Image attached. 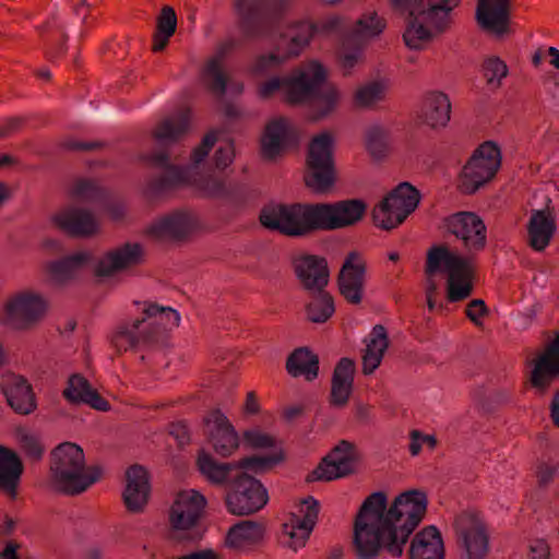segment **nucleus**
Segmentation results:
<instances>
[{
  "instance_id": "f257e3e1",
  "label": "nucleus",
  "mask_w": 559,
  "mask_h": 559,
  "mask_svg": "<svg viewBox=\"0 0 559 559\" xmlns=\"http://www.w3.org/2000/svg\"><path fill=\"white\" fill-rule=\"evenodd\" d=\"M428 506L423 490L403 491L389 501L383 491L369 495L354 522L353 547L358 559H377L382 551L394 558L404 548L424 519Z\"/></svg>"
},
{
  "instance_id": "f03ea898",
  "label": "nucleus",
  "mask_w": 559,
  "mask_h": 559,
  "mask_svg": "<svg viewBox=\"0 0 559 559\" xmlns=\"http://www.w3.org/2000/svg\"><path fill=\"white\" fill-rule=\"evenodd\" d=\"M425 297H436L437 274L445 277V295L450 302H457L471 296L475 281V265L472 260L448 246H432L427 251L425 265Z\"/></svg>"
},
{
  "instance_id": "7ed1b4c3",
  "label": "nucleus",
  "mask_w": 559,
  "mask_h": 559,
  "mask_svg": "<svg viewBox=\"0 0 559 559\" xmlns=\"http://www.w3.org/2000/svg\"><path fill=\"white\" fill-rule=\"evenodd\" d=\"M100 467L85 466L83 450L63 442L50 453V478L55 489L66 496H78L100 478Z\"/></svg>"
},
{
  "instance_id": "20e7f679",
  "label": "nucleus",
  "mask_w": 559,
  "mask_h": 559,
  "mask_svg": "<svg viewBox=\"0 0 559 559\" xmlns=\"http://www.w3.org/2000/svg\"><path fill=\"white\" fill-rule=\"evenodd\" d=\"M215 146L212 163L217 169H226L236 157L234 141L221 131L207 133L203 140L193 147L187 166H176L169 163L168 156L158 154L151 157L154 165L164 169V181L167 185L189 182L188 174L191 169L205 163L211 150Z\"/></svg>"
},
{
  "instance_id": "39448f33",
  "label": "nucleus",
  "mask_w": 559,
  "mask_h": 559,
  "mask_svg": "<svg viewBox=\"0 0 559 559\" xmlns=\"http://www.w3.org/2000/svg\"><path fill=\"white\" fill-rule=\"evenodd\" d=\"M317 203H271L260 212V223L269 230L288 237H304L318 231Z\"/></svg>"
},
{
  "instance_id": "423d86ee",
  "label": "nucleus",
  "mask_w": 559,
  "mask_h": 559,
  "mask_svg": "<svg viewBox=\"0 0 559 559\" xmlns=\"http://www.w3.org/2000/svg\"><path fill=\"white\" fill-rule=\"evenodd\" d=\"M134 306L141 318L134 319L118 330V334L126 336L131 344L151 342L180 325L181 316L171 307L162 306L152 300H136Z\"/></svg>"
},
{
  "instance_id": "0eeeda50",
  "label": "nucleus",
  "mask_w": 559,
  "mask_h": 559,
  "mask_svg": "<svg viewBox=\"0 0 559 559\" xmlns=\"http://www.w3.org/2000/svg\"><path fill=\"white\" fill-rule=\"evenodd\" d=\"M282 462L284 455L281 450L269 459L247 456L235 462H219L207 450L201 449L195 459L199 474L212 485H225L230 479L235 480L241 473H261Z\"/></svg>"
},
{
  "instance_id": "6e6552de",
  "label": "nucleus",
  "mask_w": 559,
  "mask_h": 559,
  "mask_svg": "<svg viewBox=\"0 0 559 559\" xmlns=\"http://www.w3.org/2000/svg\"><path fill=\"white\" fill-rule=\"evenodd\" d=\"M419 202V191L411 183L402 182L373 207L372 221L378 228L393 229L416 210Z\"/></svg>"
},
{
  "instance_id": "1a4fd4ad",
  "label": "nucleus",
  "mask_w": 559,
  "mask_h": 559,
  "mask_svg": "<svg viewBox=\"0 0 559 559\" xmlns=\"http://www.w3.org/2000/svg\"><path fill=\"white\" fill-rule=\"evenodd\" d=\"M406 14L402 40L412 51H424L450 25L444 20V13L432 10H415L403 12Z\"/></svg>"
},
{
  "instance_id": "9d476101",
  "label": "nucleus",
  "mask_w": 559,
  "mask_h": 559,
  "mask_svg": "<svg viewBox=\"0 0 559 559\" xmlns=\"http://www.w3.org/2000/svg\"><path fill=\"white\" fill-rule=\"evenodd\" d=\"M501 165V151L498 144L488 141L480 144L460 174V188L465 193H474L490 181Z\"/></svg>"
},
{
  "instance_id": "9b49d317",
  "label": "nucleus",
  "mask_w": 559,
  "mask_h": 559,
  "mask_svg": "<svg viewBox=\"0 0 559 559\" xmlns=\"http://www.w3.org/2000/svg\"><path fill=\"white\" fill-rule=\"evenodd\" d=\"M203 432L210 448L223 459L234 456L242 443V433L221 408H212L204 415Z\"/></svg>"
},
{
  "instance_id": "f8f14e48",
  "label": "nucleus",
  "mask_w": 559,
  "mask_h": 559,
  "mask_svg": "<svg viewBox=\"0 0 559 559\" xmlns=\"http://www.w3.org/2000/svg\"><path fill=\"white\" fill-rule=\"evenodd\" d=\"M204 495L193 488L177 492L168 512L171 533L180 539L187 538L198 525L206 507Z\"/></svg>"
},
{
  "instance_id": "ddd939ff",
  "label": "nucleus",
  "mask_w": 559,
  "mask_h": 559,
  "mask_svg": "<svg viewBox=\"0 0 559 559\" xmlns=\"http://www.w3.org/2000/svg\"><path fill=\"white\" fill-rule=\"evenodd\" d=\"M319 503L309 496L298 504L282 525V542L285 547L297 551L305 547L318 519Z\"/></svg>"
},
{
  "instance_id": "4468645a",
  "label": "nucleus",
  "mask_w": 559,
  "mask_h": 559,
  "mask_svg": "<svg viewBox=\"0 0 559 559\" xmlns=\"http://www.w3.org/2000/svg\"><path fill=\"white\" fill-rule=\"evenodd\" d=\"M364 201L348 199L334 202H317L318 230H341L357 225L365 216Z\"/></svg>"
},
{
  "instance_id": "2eb2a0df",
  "label": "nucleus",
  "mask_w": 559,
  "mask_h": 559,
  "mask_svg": "<svg viewBox=\"0 0 559 559\" xmlns=\"http://www.w3.org/2000/svg\"><path fill=\"white\" fill-rule=\"evenodd\" d=\"M47 305L40 295L23 292L10 298L4 305L7 323L14 330L34 329L44 318Z\"/></svg>"
},
{
  "instance_id": "dca6fc26",
  "label": "nucleus",
  "mask_w": 559,
  "mask_h": 559,
  "mask_svg": "<svg viewBox=\"0 0 559 559\" xmlns=\"http://www.w3.org/2000/svg\"><path fill=\"white\" fill-rule=\"evenodd\" d=\"M288 75V103L302 105L309 102L328 78V71L318 60L296 67Z\"/></svg>"
},
{
  "instance_id": "f3484780",
  "label": "nucleus",
  "mask_w": 559,
  "mask_h": 559,
  "mask_svg": "<svg viewBox=\"0 0 559 559\" xmlns=\"http://www.w3.org/2000/svg\"><path fill=\"white\" fill-rule=\"evenodd\" d=\"M447 229L462 241L467 254L472 255L481 251L487 243V227L483 218L473 212H459L447 218ZM474 263V261H472Z\"/></svg>"
},
{
  "instance_id": "a211bd4d",
  "label": "nucleus",
  "mask_w": 559,
  "mask_h": 559,
  "mask_svg": "<svg viewBox=\"0 0 559 559\" xmlns=\"http://www.w3.org/2000/svg\"><path fill=\"white\" fill-rule=\"evenodd\" d=\"M250 474H239L235 479V490L226 498L227 508L233 514L248 515L261 510L267 503V490Z\"/></svg>"
},
{
  "instance_id": "6ab92c4d",
  "label": "nucleus",
  "mask_w": 559,
  "mask_h": 559,
  "mask_svg": "<svg viewBox=\"0 0 559 559\" xmlns=\"http://www.w3.org/2000/svg\"><path fill=\"white\" fill-rule=\"evenodd\" d=\"M367 261L358 251H350L344 259L337 276L340 294L352 305H359L365 297Z\"/></svg>"
},
{
  "instance_id": "aec40b11",
  "label": "nucleus",
  "mask_w": 559,
  "mask_h": 559,
  "mask_svg": "<svg viewBox=\"0 0 559 559\" xmlns=\"http://www.w3.org/2000/svg\"><path fill=\"white\" fill-rule=\"evenodd\" d=\"M200 228L198 217L188 211H175L154 218L145 228L156 240H181Z\"/></svg>"
},
{
  "instance_id": "412c9836",
  "label": "nucleus",
  "mask_w": 559,
  "mask_h": 559,
  "mask_svg": "<svg viewBox=\"0 0 559 559\" xmlns=\"http://www.w3.org/2000/svg\"><path fill=\"white\" fill-rule=\"evenodd\" d=\"M297 140V129L285 117L270 119L260 136V152L264 159L276 160Z\"/></svg>"
},
{
  "instance_id": "4be33fe9",
  "label": "nucleus",
  "mask_w": 559,
  "mask_h": 559,
  "mask_svg": "<svg viewBox=\"0 0 559 559\" xmlns=\"http://www.w3.org/2000/svg\"><path fill=\"white\" fill-rule=\"evenodd\" d=\"M359 453L355 445L347 441L340 442L316 467L312 480L331 481L348 476L355 472Z\"/></svg>"
},
{
  "instance_id": "5701e85b",
  "label": "nucleus",
  "mask_w": 559,
  "mask_h": 559,
  "mask_svg": "<svg viewBox=\"0 0 559 559\" xmlns=\"http://www.w3.org/2000/svg\"><path fill=\"white\" fill-rule=\"evenodd\" d=\"M459 536L464 559H486L490 543L486 524L475 515L459 521Z\"/></svg>"
},
{
  "instance_id": "b1692460",
  "label": "nucleus",
  "mask_w": 559,
  "mask_h": 559,
  "mask_svg": "<svg viewBox=\"0 0 559 559\" xmlns=\"http://www.w3.org/2000/svg\"><path fill=\"white\" fill-rule=\"evenodd\" d=\"M51 222L60 231L71 238H90L99 229L93 212L81 207L61 210L51 217Z\"/></svg>"
},
{
  "instance_id": "393cba45",
  "label": "nucleus",
  "mask_w": 559,
  "mask_h": 559,
  "mask_svg": "<svg viewBox=\"0 0 559 559\" xmlns=\"http://www.w3.org/2000/svg\"><path fill=\"white\" fill-rule=\"evenodd\" d=\"M152 484L148 469L142 465H132L126 471L123 501L133 513L142 512L151 498Z\"/></svg>"
},
{
  "instance_id": "a878e982",
  "label": "nucleus",
  "mask_w": 559,
  "mask_h": 559,
  "mask_svg": "<svg viewBox=\"0 0 559 559\" xmlns=\"http://www.w3.org/2000/svg\"><path fill=\"white\" fill-rule=\"evenodd\" d=\"M293 266L299 283L307 290L322 292L329 282V269L324 258L301 253L294 258Z\"/></svg>"
},
{
  "instance_id": "bb28decb",
  "label": "nucleus",
  "mask_w": 559,
  "mask_h": 559,
  "mask_svg": "<svg viewBox=\"0 0 559 559\" xmlns=\"http://www.w3.org/2000/svg\"><path fill=\"white\" fill-rule=\"evenodd\" d=\"M314 35H318L316 24L307 20L296 21L287 25L286 29H273L270 40L277 41L288 57H298L310 44Z\"/></svg>"
},
{
  "instance_id": "cd10ccee",
  "label": "nucleus",
  "mask_w": 559,
  "mask_h": 559,
  "mask_svg": "<svg viewBox=\"0 0 559 559\" xmlns=\"http://www.w3.org/2000/svg\"><path fill=\"white\" fill-rule=\"evenodd\" d=\"M476 21L492 36H504L509 33V0H478Z\"/></svg>"
},
{
  "instance_id": "c85d7f7f",
  "label": "nucleus",
  "mask_w": 559,
  "mask_h": 559,
  "mask_svg": "<svg viewBox=\"0 0 559 559\" xmlns=\"http://www.w3.org/2000/svg\"><path fill=\"white\" fill-rule=\"evenodd\" d=\"M451 100L442 91H429L421 104V122L431 130L440 131L448 127L451 120Z\"/></svg>"
},
{
  "instance_id": "c756f323",
  "label": "nucleus",
  "mask_w": 559,
  "mask_h": 559,
  "mask_svg": "<svg viewBox=\"0 0 559 559\" xmlns=\"http://www.w3.org/2000/svg\"><path fill=\"white\" fill-rule=\"evenodd\" d=\"M557 377H559V333L533 361L531 383L534 388L543 391Z\"/></svg>"
},
{
  "instance_id": "7c9ffc66",
  "label": "nucleus",
  "mask_w": 559,
  "mask_h": 559,
  "mask_svg": "<svg viewBox=\"0 0 559 559\" xmlns=\"http://www.w3.org/2000/svg\"><path fill=\"white\" fill-rule=\"evenodd\" d=\"M24 464L19 454L0 444V490L11 500L17 497Z\"/></svg>"
},
{
  "instance_id": "2f4dec72",
  "label": "nucleus",
  "mask_w": 559,
  "mask_h": 559,
  "mask_svg": "<svg viewBox=\"0 0 559 559\" xmlns=\"http://www.w3.org/2000/svg\"><path fill=\"white\" fill-rule=\"evenodd\" d=\"M355 361L344 357L336 364L331 382L330 402L335 407H344L353 393Z\"/></svg>"
},
{
  "instance_id": "473e14b6",
  "label": "nucleus",
  "mask_w": 559,
  "mask_h": 559,
  "mask_svg": "<svg viewBox=\"0 0 559 559\" xmlns=\"http://www.w3.org/2000/svg\"><path fill=\"white\" fill-rule=\"evenodd\" d=\"M556 229L555 217L547 207L533 210L527 223L530 246L535 251H544L549 246Z\"/></svg>"
},
{
  "instance_id": "72a5a7b5",
  "label": "nucleus",
  "mask_w": 559,
  "mask_h": 559,
  "mask_svg": "<svg viewBox=\"0 0 559 559\" xmlns=\"http://www.w3.org/2000/svg\"><path fill=\"white\" fill-rule=\"evenodd\" d=\"M264 526L252 521H242L231 526L225 537L226 547L237 551H249L264 538Z\"/></svg>"
},
{
  "instance_id": "f704fd0d",
  "label": "nucleus",
  "mask_w": 559,
  "mask_h": 559,
  "mask_svg": "<svg viewBox=\"0 0 559 559\" xmlns=\"http://www.w3.org/2000/svg\"><path fill=\"white\" fill-rule=\"evenodd\" d=\"M62 395L70 404H85L94 409L105 411V400L103 396L97 390L92 388L85 377L79 373L69 377Z\"/></svg>"
},
{
  "instance_id": "c9c22d12",
  "label": "nucleus",
  "mask_w": 559,
  "mask_h": 559,
  "mask_svg": "<svg viewBox=\"0 0 559 559\" xmlns=\"http://www.w3.org/2000/svg\"><path fill=\"white\" fill-rule=\"evenodd\" d=\"M409 559H444L443 539L435 526L416 533L411 542Z\"/></svg>"
},
{
  "instance_id": "e433bc0d",
  "label": "nucleus",
  "mask_w": 559,
  "mask_h": 559,
  "mask_svg": "<svg viewBox=\"0 0 559 559\" xmlns=\"http://www.w3.org/2000/svg\"><path fill=\"white\" fill-rule=\"evenodd\" d=\"M389 344L386 329L381 324L374 325L365 340L366 348L362 355V372L365 374H371L379 368Z\"/></svg>"
},
{
  "instance_id": "4c0bfd02",
  "label": "nucleus",
  "mask_w": 559,
  "mask_h": 559,
  "mask_svg": "<svg viewBox=\"0 0 559 559\" xmlns=\"http://www.w3.org/2000/svg\"><path fill=\"white\" fill-rule=\"evenodd\" d=\"M8 404L21 415H28L36 409L33 388L24 377H14L3 389Z\"/></svg>"
},
{
  "instance_id": "58836bf2",
  "label": "nucleus",
  "mask_w": 559,
  "mask_h": 559,
  "mask_svg": "<svg viewBox=\"0 0 559 559\" xmlns=\"http://www.w3.org/2000/svg\"><path fill=\"white\" fill-rule=\"evenodd\" d=\"M386 27L388 22L382 13L374 9H367L353 24V36L359 43H372L384 34Z\"/></svg>"
},
{
  "instance_id": "ea45409f",
  "label": "nucleus",
  "mask_w": 559,
  "mask_h": 559,
  "mask_svg": "<svg viewBox=\"0 0 559 559\" xmlns=\"http://www.w3.org/2000/svg\"><path fill=\"white\" fill-rule=\"evenodd\" d=\"M305 185L316 194H329L336 182L334 165H307L305 171Z\"/></svg>"
},
{
  "instance_id": "a19ab883",
  "label": "nucleus",
  "mask_w": 559,
  "mask_h": 559,
  "mask_svg": "<svg viewBox=\"0 0 559 559\" xmlns=\"http://www.w3.org/2000/svg\"><path fill=\"white\" fill-rule=\"evenodd\" d=\"M271 41L274 45V48L270 51L257 55L248 67V73L254 79L269 75L273 69L283 66L292 59L282 48L280 43Z\"/></svg>"
},
{
  "instance_id": "79ce46f5",
  "label": "nucleus",
  "mask_w": 559,
  "mask_h": 559,
  "mask_svg": "<svg viewBox=\"0 0 559 559\" xmlns=\"http://www.w3.org/2000/svg\"><path fill=\"white\" fill-rule=\"evenodd\" d=\"M318 357L308 348L294 350L287 358L286 370L294 377H304L311 381L318 376Z\"/></svg>"
},
{
  "instance_id": "37998d69",
  "label": "nucleus",
  "mask_w": 559,
  "mask_h": 559,
  "mask_svg": "<svg viewBox=\"0 0 559 559\" xmlns=\"http://www.w3.org/2000/svg\"><path fill=\"white\" fill-rule=\"evenodd\" d=\"M92 260V254L87 252H79L66 257L61 260L50 262L47 271L53 281L63 283L74 276V274L86 263Z\"/></svg>"
},
{
  "instance_id": "c03bdc74",
  "label": "nucleus",
  "mask_w": 559,
  "mask_h": 559,
  "mask_svg": "<svg viewBox=\"0 0 559 559\" xmlns=\"http://www.w3.org/2000/svg\"><path fill=\"white\" fill-rule=\"evenodd\" d=\"M343 98L342 90L333 84L324 86L311 106V118L320 120L332 116Z\"/></svg>"
},
{
  "instance_id": "a18cd8bd",
  "label": "nucleus",
  "mask_w": 559,
  "mask_h": 559,
  "mask_svg": "<svg viewBox=\"0 0 559 559\" xmlns=\"http://www.w3.org/2000/svg\"><path fill=\"white\" fill-rule=\"evenodd\" d=\"M334 138L330 132H321L309 143L307 165H334Z\"/></svg>"
},
{
  "instance_id": "49530a36",
  "label": "nucleus",
  "mask_w": 559,
  "mask_h": 559,
  "mask_svg": "<svg viewBox=\"0 0 559 559\" xmlns=\"http://www.w3.org/2000/svg\"><path fill=\"white\" fill-rule=\"evenodd\" d=\"M388 88L389 84L382 80L358 86L353 95L354 106L358 109L372 108L384 98Z\"/></svg>"
},
{
  "instance_id": "de8ad7c7",
  "label": "nucleus",
  "mask_w": 559,
  "mask_h": 559,
  "mask_svg": "<svg viewBox=\"0 0 559 559\" xmlns=\"http://www.w3.org/2000/svg\"><path fill=\"white\" fill-rule=\"evenodd\" d=\"M142 253V248L139 245H128L107 254V286L111 282V272L121 271L139 263Z\"/></svg>"
},
{
  "instance_id": "09e8293b",
  "label": "nucleus",
  "mask_w": 559,
  "mask_h": 559,
  "mask_svg": "<svg viewBox=\"0 0 559 559\" xmlns=\"http://www.w3.org/2000/svg\"><path fill=\"white\" fill-rule=\"evenodd\" d=\"M242 441L252 449H271L272 452L269 455H255L257 457L269 459L272 457L277 450H281L286 459V453L283 447L278 443L277 439L262 430L260 427H250L242 432Z\"/></svg>"
},
{
  "instance_id": "8fccbe9b",
  "label": "nucleus",
  "mask_w": 559,
  "mask_h": 559,
  "mask_svg": "<svg viewBox=\"0 0 559 559\" xmlns=\"http://www.w3.org/2000/svg\"><path fill=\"white\" fill-rule=\"evenodd\" d=\"M189 126V114H179L162 122L155 130L154 134L160 144H166L178 140L188 131Z\"/></svg>"
},
{
  "instance_id": "3c124183",
  "label": "nucleus",
  "mask_w": 559,
  "mask_h": 559,
  "mask_svg": "<svg viewBox=\"0 0 559 559\" xmlns=\"http://www.w3.org/2000/svg\"><path fill=\"white\" fill-rule=\"evenodd\" d=\"M202 80L212 91L223 94L226 91L241 92L243 90L242 83L227 84V80L223 74L217 60H211L202 72Z\"/></svg>"
},
{
  "instance_id": "603ef678",
  "label": "nucleus",
  "mask_w": 559,
  "mask_h": 559,
  "mask_svg": "<svg viewBox=\"0 0 559 559\" xmlns=\"http://www.w3.org/2000/svg\"><path fill=\"white\" fill-rule=\"evenodd\" d=\"M389 134V129L381 123H372L367 128L366 148L372 157L380 158L386 155Z\"/></svg>"
},
{
  "instance_id": "864d4df0",
  "label": "nucleus",
  "mask_w": 559,
  "mask_h": 559,
  "mask_svg": "<svg viewBox=\"0 0 559 559\" xmlns=\"http://www.w3.org/2000/svg\"><path fill=\"white\" fill-rule=\"evenodd\" d=\"M102 193V180L86 177L75 179L68 190L70 198L86 202L97 200Z\"/></svg>"
},
{
  "instance_id": "5fc2aeb1",
  "label": "nucleus",
  "mask_w": 559,
  "mask_h": 559,
  "mask_svg": "<svg viewBox=\"0 0 559 559\" xmlns=\"http://www.w3.org/2000/svg\"><path fill=\"white\" fill-rule=\"evenodd\" d=\"M257 84V95L261 99H270L275 94L282 92L285 100L288 103V75L269 74L259 78Z\"/></svg>"
},
{
  "instance_id": "6e6d98bb",
  "label": "nucleus",
  "mask_w": 559,
  "mask_h": 559,
  "mask_svg": "<svg viewBox=\"0 0 559 559\" xmlns=\"http://www.w3.org/2000/svg\"><path fill=\"white\" fill-rule=\"evenodd\" d=\"M307 306V317L313 323H324L334 313L335 307L331 295L319 292Z\"/></svg>"
},
{
  "instance_id": "4d7b16f0",
  "label": "nucleus",
  "mask_w": 559,
  "mask_h": 559,
  "mask_svg": "<svg viewBox=\"0 0 559 559\" xmlns=\"http://www.w3.org/2000/svg\"><path fill=\"white\" fill-rule=\"evenodd\" d=\"M16 437L24 454L33 462H39L45 453V447L40 439L23 428L16 430Z\"/></svg>"
},
{
  "instance_id": "13d9d810",
  "label": "nucleus",
  "mask_w": 559,
  "mask_h": 559,
  "mask_svg": "<svg viewBox=\"0 0 559 559\" xmlns=\"http://www.w3.org/2000/svg\"><path fill=\"white\" fill-rule=\"evenodd\" d=\"M508 67L497 56H489L484 61V75L491 87H499L508 75Z\"/></svg>"
},
{
  "instance_id": "bf43d9fd",
  "label": "nucleus",
  "mask_w": 559,
  "mask_h": 559,
  "mask_svg": "<svg viewBox=\"0 0 559 559\" xmlns=\"http://www.w3.org/2000/svg\"><path fill=\"white\" fill-rule=\"evenodd\" d=\"M105 143L100 140H79L74 138L63 139L59 147L64 152H94L102 151Z\"/></svg>"
},
{
  "instance_id": "052dcab7",
  "label": "nucleus",
  "mask_w": 559,
  "mask_h": 559,
  "mask_svg": "<svg viewBox=\"0 0 559 559\" xmlns=\"http://www.w3.org/2000/svg\"><path fill=\"white\" fill-rule=\"evenodd\" d=\"M316 24L318 35L329 36L338 34L346 29V19L338 14H332L323 17Z\"/></svg>"
},
{
  "instance_id": "680f3d73",
  "label": "nucleus",
  "mask_w": 559,
  "mask_h": 559,
  "mask_svg": "<svg viewBox=\"0 0 559 559\" xmlns=\"http://www.w3.org/2000/svg\"><path fill=\"white\" fill-rule=\"evenodd\" d=\"M437 447V438L435 435L423 433L419 430L409 432L408 450L413 456L419 455L424 448L433 450Z\"/></svg>"
},
{
  "instance_id": "e2e57ef3",
  "label": "nucleus",
  "mask_w": 559,
  "mask_h": 559,
  "mask_svg": "<svg viewBox=\"0 0 559 559\" xmlns=\"http://www.w3.org/2000/svg\"><path fill=\"white\" fill-rule=\"evenodd\" d=\"M360 48H343L338 56V63L343 74L348 75L362 62Z\"/></svg>"
},
{
  "instance_id": "0e129e2a",
  "label": "nucleus",
  "mask_w": 559,
  "mask_h": 559,
  "mask_svg": "<svg viewBox=\"0 0 559 559\" xmlns=\"http://www.w3.org/2000/svg\"><path fill=\"white\" fill-rule=\"evenodd\" d=\"M177 27V16L171 7H164L157 21V33L173 36Z\"/></svg>"
},
{
  "instance_id": "69168bd1",
  "label": "nucleus",
  "mask_w": 559,
  "mask_h": 559,
  "mask_svg": "<svg viewBox=\"0 0 559 559\" xmlns=\"http://www.w3.org/2000/svg\"><path fill=\"white\" fill-rule=\"evenodd\" d=\"M489 310L483 299L472 300L466 308V317L476 325L481 326Z\"/></svg>"
},
{
  "instance_id": "338daca9",
  "label": "nucleus",
  "mask_w": 559,
  "mask_h": 559,
  "mask_svg": "<svg viewBox=\"0 0 559 559\" xmlns=\"http://www.w3.org/2000/svg\"><path fill=\"white\" fill-rule=\"evenodd\" d=\"M26 124V119L23 117H10L2 124H0V140L7 139L20 132Z\"/></svg>"
},
{
  "instance_id": "774afa93",
  "label": "nucleus",
  "mask_w": 559,
  "mask_h": 559,
  "mask_svg": "<svg viewBox=\"0 0 559 559\" xmlns=\"http://www.w3.org/2000/svg\"><path fill=\"white\" fill-rule=\"evenodd\" d=\"M262 411L261 403L257 394L252 391L246 394V399L241 406V414L245 418L258 416Z\"/></svg>"
}]
</instances>
